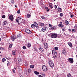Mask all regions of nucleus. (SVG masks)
<instances>
[{
  "label": "nucleus",
  "mask_w": 77,
  "mask_h": 77,
  "mask_svg": "<svg viewBox=\"0 0 77 77\" xmlns=\"http://www.w3.org/2000/svg\"><path fill=\"white\" fill-rule=\"evenodd\" d=\"M54 8H55V9H57V5H54Z\"/></svg>",
  "instance_id": "44"
},
{
  "label": "nucleus",
  "mask_w": 77,
  "mask_h": 77,
  "mask_svg": "<svg viewBox=\"0 0 77 77\" xmlns=\"http://www.w3.org/2000/svg\"><path fill=\"white\" fill-rule=\"evenodd\" d=\"M14 60L15 62H17V59L15 58L14 59Z\"/></svg>",
  "instance_id": "52"
},
{
  "label": "nucleus",
  "mask_w": 77,
  "mask_h": 77,
  "mask_svg": "<svg viewBox=\"0 0 77 77\" xmlns=\"http://www.w3.org/2000/svg\"><path fill=\"white\" fill-rule=\"evenodd\" d=\"M49 27H53V26L51 25V24L49 25Z\"/></svg>",
  "instance_id": "48"
},
{
  "label": "nucleus",
  "mask_w": 77,
  "mask_h": 77,
  "mask_svg": "<svg viewBox=\"0 0 77 77\" xmlns=\"http://www.w3.org/2000/svg\"><path fill=\"white\" fill-rule=\"evenodd\" d=\"M20 77H23V76L21 75V76H20Z\"/></svg>",
  "instance_id": "63"
},
{
  "label": "nucleus",
  "mask_w": 77,
  "mask_h": 77,
  "mask_svg": "<svg viewBox=\"0 0 77 77\" xmlns=\"http://www.w3.org/2000/svg\"><path fill=\"white\" fill-rule=\"evenodd\" d=\"M25 30L26 32V33H27L28 34H29L30 35L31 34V33H32V32H31V31L29 29H26Z\"/></svg>",
  "instance_id": "6"
},
{
  "label": "nucleus",
  "mask_w": 77,
  "mask_h": 77,
  "mask_svg": "<svg viewBox=\"0 0 77 77\" xmlns=\"http://www.w3.org/2000/svg\"><path fill=\"white\" fill-rule=\"evenodd\" d=\"M42 68L43 70L45 72H47V70H48V68L45 65H43Z\"/></svg>",
  "instance_id": "3"
},
{
  "label": "nucleus",
  "mask_w": 77,
  "mask_h": 77,
  "mask_svg": "<svg viewBox=\"0 0 77 77\" xmlns=\"http://www.w3.org/2000/svg\"><path fill=\"white\" fill-rule=\"evenodd\" d=\"M7 66H9L10 65V63L8 62V63L7 64Z\"/></svg>",
  "instance_id": "49"
},
{
  "label": "nucleus",
  "mask_w": 77,
  "mask_h": 77,
  "mask_svg": "<svg viewBox=\"0 0 77 77\" xmlns=\"http://www.w3.org/2000/svg\"><path fill=\"white\" fill-rule=\"evenodd\" d=\"M42 75L43 76H44V77H45V74H42Z\"/></svg>",
  "instance_id": "57"
},
{
  "label": "nucleus",
  "mask_w": 77,
  "mask_h": 77,
  "mask_svg": "<svg viewBox=\"0 0 77 77\" xmlns=\"http://www.w3.org/2000/svg\"><path fill=\"white\" fill-rule=\"evenodd\" d=\"M65 29H63V28L62 29V31H63V32H65Z\"/></svg>",
  "instance_id": "51"
},
{
  "label": "nucleus",
  "mask_w": 77,
  "mask_h": 77,
  "mask_svg": "<svg viewBox=\"0 0 77 77\" xmlns=\"http://www.w3.org/2000/svg\"><path fill=\"white\" fill-rule=\"evenodd\" d=\"M30 67L31 68H34V65H31L30 66Z\"/></svg>",
  "instance_id": "31"
},
{
  "label": "nucleus",
  "mask_w": 77,
  "mask_h": 77,
  "mask_svg": "<svg viewBox=\"0 0 77 77\" xmlns=\"http://www.w3.org/2000/svg\"><path fill=\"white\" fill-rule=\"evenodd\" d=\"M15 8H17V6L16 5H15Z\"/></svg>",
  "instance_id": "59"
},
{
  "label": "nucleus",
  "mask_w": 77,
  "mask_h": 77,
  "mask_svg": "<svg viewBox=\"0 0 77 77\" xmlns=\"http://www.w3.org/2000/svg\"><path fill=\"white\" fill-rule=\"evenodd\" d=\"M11 38L12 41H14V40L16 39V37L15 36L13 35L11 36Z\"/></svg>",
  "instance_id": "12"
},
{
  "label": "nucleus",
  "mask_w": 77,
  "mask_h": 77,
  "mask_svg": "<svg viewBox=\"0 0 77 77\" xmlns=\"http://www.w3.org/2000/svg\"><path fill=\"white\" fill-rule=\"evenodd\" d=\"M45 9H46V10L48 9V7H46V6L45 7Z\"/></svg>",
  "instance_id": "50"
},
{
  "label": "nucleus",
  "mask_w": 77,
  "mask_h": 77,
  "mask_svg": "<svg viewBox=\"0 0 77 77\" xmlns=\"http://www.w3.org/2000/svg\"><path fill=\"white\" fill-rule=\"evenodd\" d=\"M58 11L59 12H61V8H58Z\"/></svg>",
  "instance_id": "26"
},
{
  "label": "nucleus",
  "mask_w": 77,
  "mask_h": 77,
  "mask_svg": "<svg viewBox=\"0 0 77 77\" xmlns=\"http://www.w3.org/2000/svg\"><path fill=\"white\" fill-rule=\"evenodd\" d=\"M74 15L73 14H72L71 16H70V17H71V18H72V17H74Z\"/></svg>",
  "instance_id": "47"
},
{
  "label": "nucleus",
  "mask_w": 77,
  "mask_h": 77,
  "mask_svg": "<svg viewBox=\"0 0 77 77\" xmlns=\"http://www.w3.org/2000/svg\"><path fill=\"white\" fill-rule=\"evenodd\" d=\"M14 1L13 0H12L11 3H12V4H14Z\"/></svg>",
  "instance_id": "46"
},
{
  "label": "nucleus",
  "mask_w": 77,
  "mask_h": 77,
  "mask_svg": "<svg viewBox=\"0 0 77 77\" xmlns=\"http://www.w3.org/2000/svg\"><path fill=\"white\" fill-rule=\"evenodd\" d=\"M34 73H35V74H36V75H38L39 74V73L36 71H35L34 72Z\"/></svg>",
  "instance_id": "23"
},
{
  "label": "nucleus",
  "mask_w": 77,
  "mask_h": 77,
  "mask_svg": "<svg viewBox=\"0 0 77 77\" xmlns=\"http://www.w3.org/2000/svg\"><path fill=\"white\" fill-rule=\"evenodd\" d=\"M67 77H71V75H70V73H69L67 74Z\"/></svg>",
  "instance_id": "29"
},
{
  "label": "nucleus",
  "mask_w": 77,
  "mask_h": 77,
  "mask_svg": "<svg viewBox=\"0 0 77 77\" xmlns=\"http://www.w3.org/2000/svg\"><path fill=\"white\" fill-rule=\"evenodd\" d=\"M28 72H31L32 70H31V69H28Z\"/></svg>",
  "instance_id": "35"
},
{
  "label": "nucleus",
  "mask_w": 77,
  "mask_h": 77,
  "mask_svg": "<svg viewBox=\"0 0 77 77\" xmlns=\"http://www.w3.org/2000/svg\"><path fill=\"white\" fill-rule=\"evenodd\" d=\"M31 27L32 29H38L39 28V27L38 26V25L37 24V23L34 22L33 24H32L31 25Z\"/></svg>",
  "instance_id": "1"
},
{
  "label": "nucleus",
  "mask_w": 77,
  "mask_h": 77,
  "mask_svg": "<svg viewBox=\"0 0 77 77\" xmlns=\"http://www.w3.org/2000/svg\"><path fill=\"white\" fill-rule=\"evenodd\" d=\"M39 49L40 51H41L42 52H43L44 51V49H43V48H39Z\"/></svg>",
  "instance_id": "19"
},
{
  "label": "nucleus",
  "mask_w": 77,
  "mask_h": 77,
  "mask_svg": "<svg viewBox=\"0 0 77 77\" xmlns=\"http://www.w3.org/2000/svg\"><path fill=\"white\" fill-rule=\"evenodd\" d=\"M57 37V35L55 33H52L51 35V38H56Z\"/></svg>",
  "instance_id": "5"
},
{
  "label": "nucleus",
  "mask_w": 77,
  "mask_h": 77,
  "mask_svg": "<svg viewBox=\"0 0 77 77\" xmlns=\"http://www.w3.org/2000/svg\"><path fill=\"white\" fill-rule=\"evenodd\" d=\"M47 30H48V28L46 27H45L42 29V32H45V31H47Z\"/></svg>",
  "instance_id": "9"
},
{
  "label": "nucleus",
  "mask_w": 77,
  "mask_h": 77,
  "mask_svg": "<svg viewBox=\"0 0 77 77\" xmlns=\"http://www.w3.org/2000/svg\"><path fill=\"white\" fill-rule=\"evenodd\" d=\"M53 61L51 60H49V65H50V64H51V63H53Z\"/></svg>",
  "instance_id": "18"
},
{
  "label": "nucleus",
  "mask_w": 77,
  "mask_h": 77,
  "mask_svg": "<svg viewBox=\"0 0 77 77\" xmlns=\"http://www.w3.org/2000/svg\"><path fill=\"white\" fill-rule=\"evenodd\" d=\"M34 51H38V49H34Z\"/></svg>",
  "instance_id": "55"
},
{
  "label": "nucleus",
  "mask_w": 77,
  "mask_h": 77,
  "mask_svg": "<svg viewBox=\"0 0 77 77\" xmlns=\"http://www.w3.org/2000/svg\"><path fill=\"white\" fill-rule=\"evenodd\" d=\"M20 23H19L18 22V25H20Z\"/></svg>",
  "instance_id": "60"
},
{
  "label": "nucleus",
  "mask_w": 77,
  "mask_h": 77,
  "mask_svg": "<svg viewBox=\"0 0 77 77\" xmlns=\"http://www.w3.org/2000/svg\"><path fill=\"white\" fill-rule=\"evenodd\" d=\"M68 45H69L70 47H71V48H72V43L71 42H69V43H68Z\"/></svg>",
  "instance_id": "15"
},
{
  "label": "nucleus",
  "mask_w": 77,
  "mask_h": 77,
  "mask_svg": "<svg viewBox=\"0 0 77 77\" xmlns=\"http://www.w3.org/2000/svg\"><path fill=\"white\" fill-rule=\"evenodd\" d=\"M3 24V26H6V25L8 24V22L7 21L4 22Z\"/></svg>",
  "instance_id": "16"
},
{
  "label": "nucleus",
  "mask_w": 77,
  "mask_h": 77,
  "mask_svg": "<svg viewBox=\"0 0 77 77\" xmlns=\"http://www.w3.org/2000/svg\"><path fill=\"white\" fill-rule=\"evenodd\" d=\"M67 60L70 63H72L74 62V60L73 58H69L67 59Z\"/></svg>",
  "instance_id": "4"
},
{
  "label": "nucleus",
  "mask_w": 77,
  "mask_h": 77,
  "mask_svg": "<svg viewBox=\"0 0 77 77\" xmlns=\"http://www.w3.org/2000/svg\"><path fill=\"white\" fill-rule=\"evenodd\" d=\"M17 14H20V10H19L18 11H17Z\"/></svg>",
  "instance_id": "43"
},
{
  "label": "nucleus",
  "mask_w": 77,
  "mask_h": 77,
  "mask_svg": "<svg viewBox=\"0 0 77 77\" xmlns=\"http://www.w3.org/2000/svg\"><path fill=\"white\" fill-rule=\"evenodd\" d=\"M12 54H13V55H15V51H12Z\"/></svg>",
  "instance_id": "30"
},
{
  "label": "nucleus",
  "mask_w": 77,
  "mask_h": 77,
  "mask_svg": "<svg viewBox=\"0 0 77 77\" xmlns=\"http://www.w3.org/2000/svg\"><path fill=\"white\" fill-rule=\"evenodd\" d=\"M65 23L66 25H68L69 24V22L67 20L65 21Z\"/></svg>",
  "instance_id": "22"
},
{
  "label": "nucleus",
  "mask_w": 77,
  "mask_h": 77,
  "mask_svg": "<svg viewBox=\"0 0 77 77\" xmlns=\"http://www.w3.org/2000/svg\"><path fill=\"white\" fill-rule=\"evenodd\" d=\"M0 50H5V49H4L2 47H0Z\"/></svg>",
  "instance_id": "33"
},
{
  "label": "nucleus",
  "mask_w": 77,
  "mask_h": 77,
  "mask_svg": "<svg viewBox=\"0 0 77 77\" xmlns=\"http://www.w3.org/2000/svg\"><path fill=\"white\" fill-rule=\"evenodd\" d=\"M14 69H16V68L15 67H14Z\"/></svg>",
  "instance_id": "64"
},
{
  "label": "nucleus",
  "mask_w": 77,
  "mask_h": 77,
  "mask_svg": "<svg viewBox=\"0 0 77 77\" xmlns=\"http://www.w3.org/2000/svg\"><path fill=\"white\" fill-rule=\"evenodd\" d=\"M55 50H58V48L57 47H55L54 48Z\"/></svg>",
  "instance_id": "34"
},
{
  "label": "nucleus",
  "mask_w": 77,
  "mask_h": 77,
  "mask_svg": "<svg viewBox=\"0 0 77 77\" xmlns=\"http://www.w3.org/2000/svg\"><path fill=\"white\" fill-rule=\"evenodd\" d=\"M12 47V44H11L9 45V48H11Z\"/></svg>",
  "instance_id": "27"
},
{
  "label": "nucleus",
  "mask_w": 77,
  "mask_h": 77,
  "mask_svg": "<svg viewBox=\"0 0 77 77\" xmlns=\"http://www.w3.org/2000/svg\"><path fill=\"white\" fill-rule=\"evenodd\" d=\"M2 18H5L6 16H5V15H4L3 16H2Z\"/></svg>",
  "instance_id": "39"
},
{
  "label": "nucleus",
  "mask_w": 77,
  "mask_h": 77,
  "mask_svg": "<svg viewBox=\"0 0 77 77\" xmlns=\"http://www.w3.org/2000/svg\"><path fill=\"white\" fill-rule=\"evenodd\" d=\"M39 77H42V76L41 75H39Z\"/></svg>",
  "instance_id": "58"
},
{
  "label": "nucleus",
  "mask_w": 77,
  "mask_h": 77,
  "mask_svg": "<svg viewBox=\"0 0 77 77\" xmlns=\"http://www.w3.org/2000/svg\"><path fill=\"white\" fill-rule=\"evenodd\" d=\"M60 24H62V22H60Z\"/></svg>",
  "instance_id": "61"
},
{
  "label": "nucleus",
  "mask_w": 77,
  "mask_h": 77,
  "mask_svg": "<svg viewBox=\"0 0 77 77\" xmlns=\"http://www.w3.org/2000/svg\"><path fill=\"white\" fill-rule=\"evenodd\" d=\"M51 3H50V4L49 5V6H50V8H51V9H53V5H50Z\"/></svg>",
  "instance_id": "25"
},
{
  "label": "nucleus",
  "mask_w": 77,
  "mask_h": 77,
  "mask_svg": "<svg viewBox=\"0 0 77 77\" xmlns=\"http://www.w3.org/2000/svg\"><path fill=\"white\" fill-rule=\"evenodd\" d=\"M9 18L11 21H12L14 20V16H13V15H10L9 16Z\"/></svg>",
  "instance_id": "8"
},
{
  "label": "nucleus",
  "mask_w": 77,
  "mask_h": 77,
  "mask_svg": "<svg viewBox=\"0 0 77 77\" xmlns=\"http://www.w3.org/2000/svg\"><path fill=\"white\" fill-rule=\"evenodd\" d=\"M62 53L63 54H64L65 55L66 54V51L65 49L62 50Z\"/></svg>",
  "instance_id": "13"
},
{
  "label": "nucleus",
  "mask_w": 77,
  "mask_h": 77,
  "mask_svg": "<svg viewBox=\"0 0 77 77\" xmlns=\"http://www.w3.org/2000/svg\"><path fill=\"white\" fill-rule=\"evenodd\" d=\"M63 15V13H61L60 14V17H62Z\"/></svg>",
  "instance_id": "38"
},
{
  "label": "nucleus",
  "mask_w": 77,
  "mask_h": 77,
  "mask_svg": "<svg viewBox=\"0 0 77 77\" xmlns=\"http://www.w3.org/2000/svg\"><path fill=\"white\" fill-rule=\"evenodd\" d=\"M74 28L75 30H77V26H74Z\"/></svg>",
  "instance_id": "42"
},
{
  "label": "nucleus",
  "mask_w": 77,
  "mask_h": 77,
  "mask_svg": "<svg viewBox=\"0 0 77 77\" xmlns=\"http://www.w3.org/2000/svg\"><path fill=\"white\" fill-rule=\"evenodd\" d=\"M27 47H30V46H31V45L30 44V43H28L27 44Z\"/></svg>",
  "instance_id": "24"
},
{
  "label": "nucleus",
  "mask_w": 77,
  "mask_h": 77,
  "mask_svg": "<svg viewBox=\"0 0 77 77\" xmlns=\"http://www.w3.org/2000/svg\"><path fill=\"white\" fill-rule=\"evenodd\" d=\"M24 23H25V22H24V20L22 19V21L21 22H20V23H21V24H22V23L23 24H24Z\"/></svg>",
  "instance_id": "32"
},
{
  "label": "nucleus",
  "mask_w": 77,
  "mask_h": 77,
  "mask_svg": "<svg viewBox=\"0 0 77 77\" xmlns=\"http://www.w3.org/2000/svg\"><path fill=\"white\" fill-rule=\"evenodd\" d=\"M23 50H26V47L25 46H23Z\"/></svg>",
  "instance_id": "40"
},
{
  "label": "nucleus",
  "mask_w": 77,
  "mask_h": 77,
  "mask_svg": "<svg viewBox=\"0 0 77 77\" xmlns=\"http://www.w3.org/2000/svg\"><path fill=\"white\" fill-rule=\"evenodd\" d=\"M22 19V18H21V17H18L17 19H16V22H17V23H19V21H18L21 20Z\"/></svg>",
  "instance_id": "11"
},
{
  "label": "nucleus",
  "mask_w": 77,
  "mask_h": 77,
  "mask_svg": "<svg viewBox=\"0 0 77 77\" xmlns=\"http://www.w3.org/2000/svg\"><path fill=\"white\" fill-rule=\"evenodd\" d=\"M50 11V9H48L47 10V12H49V11Z\"/></svg>",
  "instance_id": "56"
},
{
  "label": "nucleus",
  "mask_w": 77,
  "mask_h": 77,
  "mask_svg": "<svg viewBox=\"0 0 77 77\" xmlns=\"http://www.w3.org/2000/svg\"><path fill=\"white\" fill-rule=\"evenodd\" d=\"M41 18L43 19V20H45V17H43L42 16H41Z\"/></svg>",
  "instance_id": "37"
},
{
  "label": "nucleus",
  "mask_w": 77,
  "mask_h": 77,
  "mask_svg": "<svg viewBox=\"0 0 77 77\" xmlns=\"http://www.w3.org/2000/svg\"><path fill=\"white\" fill-rule=\"evenodd\" d=\"M44 48L46 50H47L48 47V43H45L44 45Z\"/></svg>",
  "instance_id": "7"
},
{
  "label": "nucleus",
  "mask_w": 77,
  "mask_h": 77,
  "mask_svg": "<svg viewBox=\"0 0 77 77\" xmlns=\"http://www.w3.org/2000/svg\"><path fill=\"white\" fill-rule=\"evenodd\" d=\"M58 26L59 27H60L61 28H62V27H63V26H64V25L59 24L58 25Z\"/></svg>",
  "instance_id": "17"
},
{
  "label": "nucleus",
  "mask_w": 77,
  "mask_h": 77,
  "mask_svg": "<svg viewBox=\"0 0 77 77\" xmlns=\"http://www.w3.org/2000/svg\"><path fill=\"white\" fill-rule=\"evenodd\" d=\"M49 65L51 67H52L53 68V67L54 66V63H53L51 64H49Z\"/></svg>",
  "instance_id": "21"
},
{
  "label": "nucleus",
  "mask_w": 77,
  "mask_h": 77,
  "mask_svg": "<svg viewBox=\"0 0 77 77\" xmlns=\"http://www.w3.org/2000/svg\"><path fill=\"white\" fill-rule=\"evenodd\" d=\"M38 24L41 27H42V26H44V23H42V22L38 23Z\"/></svg>",
  "instance_id": "10"
},
{
  "label": "nucleus",
  "mask_w": 77,
  "mask_h": 77,
  "mask_svg": "<svg viewBox=\"0 0 77 77\" xmlns=\"http://www.w3.org/2000/svg\"><path fill=\"white\" fill-rule=\"evenodd\" d=\"M5 61H6V59L5 58H3L2 59V61L3 62H5Z\"/></svg>",
  "instance_id": "36"
},
{
  "label": "nucleus",
  "mask_w": 77,
  "mask_h": 77,
  "mask_svg": "<svg viewBox=\"0 0 77 77\" xmlns=\"http://www.w3.org/2000/svg\"><path fill=\"white\" fill-rule=\"evenodd\" d=\"M52 54H53V56H54L55 57H57V53L56 52V51L55 50H52Z\"/></svg>",
  "instance_id": "2"
},
{
  "label": "nucleus",
  "mask_w": 77,
  "mask_h": 77,
  "mask_svg": "<svg viewBox=\"0 0 77 77\" xmlns=\"http://www.w3.org/2000/svg\"><path fill=\"white\" fill-rule=\"evenodd\" d=\"M7 59H8V60H9V59L8 58Z\"/></svg>",
  "instance_id": "62"
},
{
  "label": "nucleus",
  "mask_w": 77,
  "mask_h": 77,
  "mask_svg": "<svg viewBox=\"0 0 77 77\" xmlns=\"http://www.w3.org/2000/svg\"><path fill=\"white\" fill-rule=\"evenodd\" d=\"M20 36H21V35L20 34H18L17 35L18 37H20Z\"/></svg>",
  "instance_id": "54"
},
{
  "label": "nucleus",
  "mask_w": 77,
  "mask_h": 77,
  "mask_svg": "<svg viewBox=\"0 0 77 77\" xmlns=\"http://www.w3.org/2000/svg\"><path fill=\"white\" fill-rule=\"evenodd\" d=\"M52 33H50V34H48V36H51V35H52Z\"/></svg>",
  "instance_id": "41"
},
{
  "label": "nucleus",
  "mask_w": 77,
  "mask_h": 77,
  "mask_svg": "<svg viewBox=\"0 0 77 77\" xmlns=\"http://www.w3.org/2000/svg\"><path fill=\"white\" fill-rule=\"evenodd\" d=\"M31 16V15H30L29 14H27V18H30Z\"/></svg>",
  "instance_id": "20"
},
{
  "label": "nucleus",
  "mask_w": 77,
  "mask_h": 77,
  "mask_svg": "<svg viewBox=\"0 0 77 77\" xmlns=\"http://www.w3.org/2000/svg\"><path fill=\"white\" fill-rule=\"evenodd\" d=\"M68 30L69 31V32H71V30L70 29H68Z\"/></svg>",
  "instance_id": "53"
},
{
  "label": "nucleus",
  "mask_w": 77,
  "mask_h": 77,
  "mask_svg": "<svg viewBox=\"0 0 77 77\" xmlns=\"http://www.w3.org/2000/svg\"><path fill=\"white\" fill-rule=\"evenodd\" d=\"M72 33H74V32H75V30L74 29H72Z\"/></svg>",
  "instance_id": "28"
},
{
  "label": "nucleus",
  "mask_w": 77,
  "mask_h": 77,
  "mask_svg": "<svg viewBox=\"0 0 77 77\" xmlns=\"http://www.w3.org/2000/svg\"><path fill=\"white\" fill-rule=\"evenodd\" d=\"M56 27L55 26H54L50 28V29H51L52 30H56Z\"/></svg>",
  "instance_id": "14"
},
{
  "label": "nucleus",
  "mask_w": 77,
  "mask_h": 77,
  "mask_svg": "<svg viewBox=\"0 0 77 77\" xmlns=\"http://www.w3.org/2000/svg\"><path fill=\"white\" fill-rule=\"evenodd\" d=\"M12 71L13 73H15V70H14V69H13Z\"/></svg>",
  "instance_id": "45"
}]
</instances>
